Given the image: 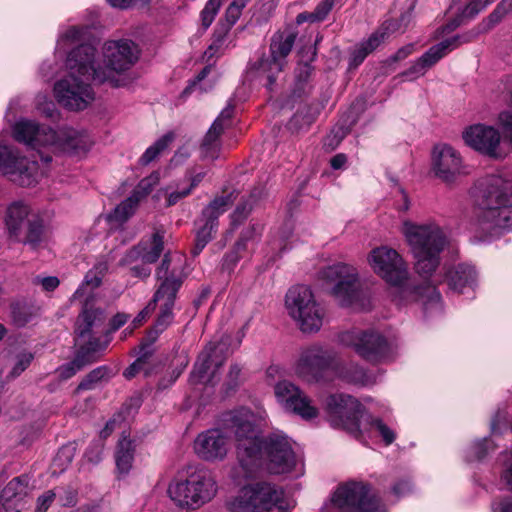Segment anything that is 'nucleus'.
<instances>
[{"label": "nucleus", "instance_id": "1", "mask_svg": "<svg viewBox=\"0 0 512 512\" xmlns=\"http://www.w3.org/2000/svg\"><path fill=\"white\" fill-rule=\"evenodd\" d=\"M369 262L375 273L391 286L390 295L397 305L421 303L425 314L432 309L440 310L441 294L436 286L427 281L409 282L407 266L396 250L384 246L375 248Z\"/></svg>", "mask_w": 512, "mask_h": 512}, {"label": "nucleus", "instance_id": "2", "mask_svg": "<svg viewBox=\"0 0 512 512\" xmlns=\"http://www.w3.org/2000/svg\"><path fill=\"white\" fill-rule=\"evenodd\" d=\"M96 49L90 44H81L67 56L66 66L70 73L55 83L54 92L58 102L69 110H84L94 100V92L87 81L104 83L106 71L95 66Z\"/></svg>", "mask_w": 512, "mask_h": 512}, {"label": "nucleus", "instance_id": "3", "mask_svg": "<svg viewBox=\"0 0 512 512\" xmlns=\"http://www.w3.org/2000/svg\"><path fill=\"white\" fill-rule=\"evenodd\" d=\"M223 429L233 435L236 442V457L243 478H251L262 463V436L257 425V416L247 408H239L222 414Z\"/></svg>", "mask_w": 512, "mask_h": 512}, {"label": "nucleus", "instance_id": "4", "mask_svg": "<svg viewBox=\"0 0 512 512\" xmlns=\"http://www.w3.org/2000/svg\"><path fill=\"white\" fill-rule=\"evenodd\" d=\"M471 194L482 210L479 221L484 228L509 230L512 227V181L487 175L476 181Z\"/></svg>", "mask_w": 512, "mask_h": 512}, {"label": "nucleus", "instance_id": "5", "mask_svg": "<svg viewBox=\"0 0 512 512\" xmlns=\"http://www.w3.org/2000/svg\"><path fill=\"white\" fill-rule=\"evenodd\" d=\"M13 137L32 149L48 148L53 153L79 155L87 152L92 141L88 134L73 128L58 131L47 126H40L30 120H21L13 128Z\"/></svg>", "mask_w": 512, "mask_h": 512}, {"label": "nucleus", "instance_id": "6", "mask_svg": "<svg viewBox=\"0 0 512 512\" xmlns=\"http://www.w3.org/2000/svg\"><path fill=\"white\" fill-rule=\"evenodd\" d=\"M405 235L416 260L415 271L428 279L440 264V254L447 244L442 229L434 224H405Z\"/></svg>", "mask_w": 512, "mask_h": 512}, {"label": "nucleus", "instance_id": "7", "mask_svg": "<svg viewBox=\"0 0 512 512\" xmlns=\"http://www.w3.org/2000/svg\"><path fill=\"white\" fill-rule=\"evenodd\" d=\"M171 264L172 257L170 252H167L156 269V278L159 281V286L154 293V302L155 304L160 300L164 302L161 304L160 314L153 327L160 332H163L173 320V308L177 293L187 277L181 264H175L173 267H171Z\"/></svg>", "mask_w": 512, "mask_h": 512}, {"label": "nucleus", "instance_id": "8", "mask_svg": "<svg viewBox=\"0 0 512 512\" xmlns=\"http://www.w3.org/2000/svg\"><path fill=\"white\" fill-rule=\"evenodd\" d=\"M227 505L232 512H288L283 490L265 481L242 487Z\"/></svg>", "mask_w": 512, "mask_h": 512}, {"label": "nucleus", "instance_id": "9", "mask_svg": "<svg viewBox=\"0 0 512 512\" xmlns=\"http://www.w3.org/2000/svg\"><path fill=\"white\" fill-rule=\"evenodd\" d=\"M296 36V33L289 30L274 33L270 40V55H263L257 61L250 62L247 74L253 78H265V87L268 91H273L278 75L287 64L286 59L295 44Z\"/></svg>", "mask_w": 512, "mask_h": 512}, {"label": "nucleus", "instance_id": "10", "mask_svg": "<svg viewBox=\"0 0 512 512\" xmlns=\"http://www.w3.org/2000/svg\"><path fill=\"white\" fill-rule=\"evenodd\" d=\"M321 512H386L369 483L349 481L338 486L331 504Z\"/></svg>", "mask_w": 512, "mask_h": 512}, {"label": "nucleus", "instance_id": "11", "mask_svg": "<svg viewBox=\"0 0 512 512\" xmlns=\"http://www.w3.org/2000/svg\"><path fill=\"white\" fill-rule=\"evenodd\" d=\"M5 226L10 239L37 249L44 240L43 220L31 212L30 207L15 201L6 210Z\"/></svg>", "mask_w": 512, "mask_h": 512}, {"label": "nucleus", "instance_id": "12", "mask_svg": "<svg viewBox=\"0 0 512 512\" xmlns=\"http://www.w3.org/2000/svg\"><path fill=\"white\" fill-rule=\"evenodd\" d=\"M217 492L216 481L211 472L199 469L185 480L171 484L168 493L180 507L199 508L210 501Z\"/></svg>", "mask_w": 512, "mask_h": 512}, {"label": "nucleus", "instance_id": "13", "mask_svg": "<svg viewBox=\"0 0 512 512\" xmlns=\"http://www.w3.org/2000/svg\"><path fill=\"white\" fill-rule=\"evenodd\" d=\"M325 410L331 426L345 430L358 440L363 437L361 423L367 412L355 397L347 394L329 395Z\"/></svg>", "mask_w": 512, "mask_h": 512}, {"label": "nucleus", "instance_id": "14", "mask_svg": "<svg viewBox=\"0 0 512 512\" xmlns=\"http://www.w3.org/2000/svg\"><path fill=\"white\" fill-rule=\"evenodd\" d=\"M285 304L289 315L297 322L302 332L314 333L320 330L324 311L308 286L291 287L286 293Z\"/></svg>", "mask_w": 512, "mask_h": 512}, {"label": "nucleus", "instance_id": "15", "mask_svg": "<svg viewBox=\"0 0 512 512\" xmlns=\"http://www.w3.org/2000/svg\"><path fill=\"white\" fill-rule=\"evenodd\" d=\"M322 278L332 285L330 293L342 307H350L361 298V285L355 267L337 263L321 271Z\"/></svg>", "mask_w": 512, "mask_h": 512}, {"label": "nucleus", "instance_id": "16", "mask_svg": "<svg viewBox=\"0 0 512 512\" xmlns=\"http://www.w3.org/2000/svg\"><path fill=\"white\" fill-rule=\"evenodd\" d=\"M238 197V192L233 190L226 195L215 197L201 212V216L195 221V242L190 251L193 257L198 256L206 245L213 239L218 228L220 215L228 210Z\"/></svg>", "mask_w": 512, "mask_h": 512}, {"label": "nucleus", "instance_id": "17", "mask_svg": "<svg viewBox=\"0 0 512 512\" xmlns=\"http://www.w3.org/2000/svg\"><path fill=\"white\" fill-rule=\"evenodd\" d=\"M0 175L19 186L29 187L37 183L39 166L14 147L0 144Z\"/></svg>", "mask_w": 512, "mask_h": 512}, {"label": "nucleus", "instance_id": "18", "mask_svg": "<svg viewBox=\"0 0 512 512\" xmlns=\"http://www.w3.org/2000/svg\"><path fill=\"white\" fill-rule=\"evenodd\" d=\"M342 341L353 346L355 352L371 364L385 362L391 355V345L387 338L373 329L343 334Z\"/></svg>", "mask_w": 512, "mask_h": 512}, {"label": "nucleus", "instance_id": "19", "mask_svg": "<svg viewBox=\"0 0 512 512\" xmlns=\"http://www.w3.org/2000/svg\"><path fill=\"white\" fill-rule=\"evenodd\" d=\"M262 453L268 460V468L273 474L290 472L295 464L296 457L288 437L282 432L270 433L262 438Z\"/></svg>", "mask_w": 512, "mask_h": 512}, {"label": "nucleus", "instance_id": "20", "mask_svg": "<svg viewBox=\"0 0 512 512\" xmlns=\"http://www.w3.org/2000/svg\"><path fill=\"white\" fill-rule=\"evenodd\" d=\"M229 355V342L221 340L209 343L199 354L190 374L192 384L211 383L217 369Z\"/></svg>", "mask_w": 512, "mask_h": 512}, {"label": "nucleus", "instance_id": "21", "mask_svg": "<svg viewBox=\"0 0 512 512\" xmlns=\"http://www.w3.org/2000/svg\"><path fill=\"white\" fill-rule=\"evenodd\" d=\"M138 46L131 40L120 39L108 41L104 48L105 67H96L97 70L106 71L107 81L113 80V72H123L130 69L138 60Z\"/></svg>", "mask_w": 512, "mask_h": 512}, {"label": "nucleus", "instance_id": "22", "mask_svg": "<svg viewBox=\"0 0 512 512\" xmlns=\"http://www.w3.org/2000/svg\"><path fill=\"white\" fill-rule=\"evenodd\" d=\"M431 171L446 184L455 183L465 173L460 153L448 144H437L432 150Z\"/></svg>", "mask_w": 512, "mask_h": 512}, {"label": "nucleus", "instance_id": "23", "mask_svg": "<svg viewBox=\"0 0 512 512\" xmlns=\"http://www.w3.org/2000/svg\"><path fill=\"white\" fill-rule=\"evenodd\" d=\"M335 359L333 351L321 346H312L301 354L297 365V373L308 382H318L323 372L329 369Z\"/></svg>", "mask_w": 512, "mask_h": 512}, {"label": "nucleus", "instance_id": "24", "mask_svg": "<svg viewBox=\"0 0 512 512\" xmlns=\"http://www.w3.org/2000/svg\"><path fill=\"white\" fill-rule=\"evenodd\" d=\"M278 401L288 411L300 415L304 419L317 416V409L310 404L309 398L293 383L281 381L275 386Z\"/></svg>", "mask_w": 512, "mask_h": 512}, {"label": "nucleus", "instance_id": "25", "mask_svg": "<svg viewBox=\"0 0 512 512\" xmlns=\"http://www.w3.org/2000/svg\"><path fill=\"white\" fill-rule=\"evenodd\" d=\"M105 348L106 345H103L99 338H88L86 342L79 344L74 358L58 369L59 376L65 380L71 378L86 366L95 363Z\"/></svg>", "mask_w": 512, "mask_h": 512}, {"label": "nucleus", "instance_id": "26", "mask_svg": "<svg viewBox=\"0 0 512 512\" xmlns=\"http://www.w3.org/2000/svg\"><path fill=\"white\" fill-rule=\"evenodd\" d=\"M105 319V310L95 305L94 298L89 293L82 303L81 311L75 322L76 339L96 338L92 335L93 329L102 326Z\"/></svg>", "mask_w": 512, "mask_h": 512}, {"label": "nucleus", "instance_id": "27", "mask_svg": "<svg viewBox=\"0 0 512 512\" xmlns=\"http://www.w3.org/2000/svg\"><path fill=\"white\" fill-rule=\"evenodd\" d=\"M227 437L220 429H209L200 433L194 442L196 454L206 460H222L227 455Z\"/></svg>", "mask_w": 512, "mask_h": 512}, {"label": "nucleus", "instance_id": "28", "mask_svg": "<svg viewBox=\"0 0 512 512\" xmlns=\"http://www.w3.org/2000/svg\"><path fill=\"white\" fill-rule=\"evenodd\" d=\"M463 139L468 146L482 154L498 157L497 148L500 144V134L495 128L482 124L471 126L464 132Z\"/></svg>", "mask_w": 512, "mask_h": 512}, {"label": "nucleus", "instance_id": "29", "mask_svg": "<svg viewBox=\"0 0 512 512\" xmlns=\"http://www.w3.org/2000/svg\"><path fill=\"white\" fill-rule=\"evenodd\" d=\"M29 493L30 477L26 474L14 477L0 492V509L5 512H21Z\"/></svg>", "mask_w": 512, "mask_h": 512}, {"label": "nucleus", "instance_id": "30", "mask_svg": "<svg viewBox=\"0 0 512 512\" xmlns=\"http://www.w3.org/2000/svg\"><path fill=\"white\" fill-rule=\"evenodd\" d=\"M476 271L468 264H458L446 272V282L450 290L462 293L467 286L472 287L476 281Z\"/></svg>", "mask_w": 512, "mask_h": 512}, {"label": "nucleus", "instance_id": "31", "mask_svg": "<svg viewBox=\"0 0 512 512\" xmlns=\"http://www.w3.org/2000/svg\"><path fill=\"white\" fill-rule=\"evenodd\" d=\"M323 108L324 104L318 101L299 108L289 120L288 129L296 133L307 130L316 121Z\"/></svg>", "mask_w": 512, "mask_h": 512}, {"label": "nucleus", "instance_id": "32", "mask_svg": "<svg viewBox=\"0 0 512 512\" xmlns=\"http://www.w3.org/2000/svg\"><path fill=\"white\" fill-rule=\"evenodd\" d=\"M39 313V307L32 300L16 299L10 303V318L14 326L25 327Z\"/></svg>", "mask_w": 512, "mask_h": 512}, {"label": "nucleus", "instance_id": "33", "mask_svg": "<svg viewBox=\"0 0 512 512\" xmlns=\"http://www.w3.org/2000/svg\"><path fill=\"white\" fill-rule=\"evenodd\" d=\"M338 377L348 384L361 387L371 386L376 383V377L356 363H348L339 367Z\"/></svg>", "mask_w": 512, "mask_h": 512}, {"label": "nucleus", "instance_id": "34", "mask_svg": "<svg viewBox=\"0 0 512 512\" xmlns=\"http://www.w3.org/2000/svg\"><path fill=\"white\" fill-rule=\"evenodd\" d=\"M223 131L224 126L220 123V119L214 120L200 146L201 156L204 159L214 161L219 158L221 151L220 136Z\"/></svg>", "mask_w": 512, "mask_h": 512}, {"label": "nucleus", "instance_id": "35", "mask_svg": "<svg viewBox=\"0 0 512 512\" xmlns=\"http://www.w3.org/2000/svg\"><path fill=\"white\" fill-rule=\"evenodd\" d=\"M448 52L449 49L446 47V44L444 41H441L430 47L404 74L407 76L423 75L428 68L436 64Z\"/></svg>", "mask_w": 512, "mask_h": 512}, {"label": "nucleus", "instance_id": "36", "mask_svg": "<svg viewBox=\"0 0 512 512\" xmlns=\"http://www.w3.org/2000/svg\"><path fill=\"white\" fill-rule=\"evenodd\" d=\"M135 447L132 440L123 437L119 440L115 452L117 470L121 474H128L134 460Z\"/></svg>", "mask_w": 512, "mask_h": 512}, {"label": "nucleus", "instance_id": "37", "mask_svg": "<svg viewBox=\"0 0 512 512\" xmlns=\"http://www.w3.org/2000/svg\"><path fill=\"white\" fill-rule=\"evenodd\" d=\"M363 435L365 433L376 431L386 445H390L396 438L395 432L388 427L380 418H375L371 414L366 413L361 423Z\"/></svg>", "mask_w": 512, "mask_h": 512}, {"label": "nucleus", "instance_id": "38", "mask_svg": "<svg viewBox=\"0 0 512 512\" xmlns=\"http://www.w3.org/2000/svg\"><path fill=\"white\" fill-rule=\"evenodd\" d=\"M114 375L112 368L107 365H102L94 368L78 384L76 391H89L95 389V387L103 382L109 381V379Z\"/></svg>", "mask_w": 512, "mask_h": 512}, {"label": "nucleus", "instance_id": "39", "mask_svg": "<svg viewBox=\"0 0 512 512\" xmlns=\"http://www.w3.org/2000/svg\"><path fill=\"white\" fill-rule=\"evenodd\" d=\"M398 26L399 25L395 20H386L370 35L367 40L361 42V44L366 47L368 52L372 53L390 34L394 33L398 29Z\"/></svg>", "mask_w": 512, "mask_h": 512}, {"label": "nucleus", "instance_id": "40", "mask_svg": "<svg viewBox=\"0 0 512 512\" xmlns=\"http://www.w3.org/2000/svg\"><path fill=\"white\" fill-rule=\"evenodd\" d=\"M511 10L512 0H501L497 4L495 9L480 23L477 24L479 26L480 31H482L483 34L488 33L497 24H499Z\"/></svg>", "mask_w": 512, "mask_h": 512}, {"label": "nucleus", "instance_id": "41", "mask_svg": "<svg viewBox=\"0 0 512 512\" xmlns=\"http://www.w3.org/2000/svg\"><path fill=\"white\" fill-rule=\"evenodd\" d=\"M164 250V232L156 231L151 238V247L148 248L146 244H142V254L144 264H153L161 256Z\"/></svg>", "mask_w": 512, "mask_h": 512}, {"label": "nucleus", "instance_id": "42", "mask_svg": "<svg viewBox=\"0 0 512 512\" xmlns=\"http://www.w3.org/2000/svg\"><path fill=\"white\" fill-rule=\"evenodd\" d=\"M140 201L136 195L131 193L128 198L117 205L113 212L109 214V219L118 223L127 221L134 214Z\"/></svg>", "mask_w": 512, "mask_h": 512}, {"label": "nucleus", "instance_id": "43", "mask_svg": "<svg viewBox=\"0 0 512 512\" xmlns=\"http://www.w3.org/2000/svg\"><path fill=\"white\" fill-rule=\"evenodd\" d=\"M301 53V63L296 75L298 85H304L310 78L314 70L310 62L314 61L317 55L316 48L312 46L308 47L306 52L303 50Z\"/></svg>", "mask_w": 512, "mask_h": 512}, {"label": "nucleus", "instance_id": "44", "mask_svg": "<svg viewBox=\"0 0 512 512\" xmlns=\"http://www.w3.org/2000/svg\"><path fill=\"white\" fill-rule=\"evenodd\" d=\"M174 135L172 133H167L159 138L153 145L148 147L146 151L141 156L139 162L141 165L145 166L154 161L158 155L165 150L168 145L173 141Z\"/></svg>", "mask_w": 512, "mask_h": 512}, {"label": "nucleus", "instance_id": "45", "mask_svg": "<svg viewBox=\"0 0 512 512\" xmlns=\"http://www.w3.org/2000/svg\"><path fill=\"white\" fill-rule=\"evenodd\" d=\"M495 449L492 440L488 437L474 442L467 451L466 460L471 462L484 459L490 451Z\"/></svg>", "mask_w": 512, "mask_h": 512}, {"label": "nucleus", "instance_id": "46", "mask_svg": "<svg viewBox=\"0 0 512 512\" xmlns=\"http://www.w3.org/2000/svg\"><path fill=\"white\" fill-rule=\"evenodd\" d=\"M350 127L345 123H338L324 138L323 147L326 151L335 150L342 140L349 134Z\"/></svg>", "mask_w": 512, "mask_h": 512}, {"label": "nucleus", "instance_id": "47", "mask_svg": "<svg viewBox=\"0 0 512 512\" xmlns=\"http://www.w3.org/2000/svg\"><path fill=\"white\" fill-rule=\"evenodd\" d=\"M482 31H480L479 26L476 25L472 29L465 31L461 34L454 35L453 37L447 38L444 41L446 47L449 51L459 47L462 44L470 43L476 40L480 35H482Z\"/></svg>", "mask_w": 512, "mask_h": 512}, {"label": "nucleus", "instance_id": "48", "mask_svg": "<svg viewBox=\"0 0 512 512\" xmlns=\"http://www.w3.org/2000/svg\"><path fill=\"white\" fill-rule=\"evenodd\" d=\"M495 0H470L465 6L460 8L462 16L468 22L475 19L486 7L492 4Z\"/></svg>", "mask_w": 512, "mask_h": 512}, {"label": "nucleus", "instance_id": "49", "mask_svg": "<svg viewBox=\"0 0 512 512\" xmlns=\"http://www.w3.org/2000/svg\"><path fill=\"white\" fill-rule=\"evenodd\" d=\"M263 226L260 223H252L245 228L236 242L237 250H244L248 241L259 238L262 234Z\"/></svg>", "mask_w": 512, "mask_h": 512}, {"label": "nucleus", "instance_id": "50", "mask_svg": "<svg viewBox=\"0 0 512 512\" xmlns=\"http://www.w3.org/2000/svg\"><path fill=\"white\" fill-rule=\"evenodd\" d=\"M222 5V0H208L200 13L201 23L204 29L210 27L212 22L215 19L220 7Z\"/></svg>", "mask_w": 512, "mask_h": 512}, {"label": "nucleus", "instance_id": "51", "mask_svg": "<svg viewBox=\"0 0 512 512\" xmlns=\"http://www.w3.org/2000/svg\"><path fill=\"white\" fill-rule=\"evenodd\" d=\"M101 282H102L101 276H98L96 273L89 271L84 278L83 285L80 286L73 293L72 297L70 298V301L72 302V301L85 295L86 288L84 286L91 287V290H93V289L99 287Z\"/></svg>", "mask_w": 512, "mask_h": 512}, {"label": "nucleus", "instance_id": "52", "mask_svg": "<svg viewBox=\"0 0 512 512\" xmlns=\"http://www.w3.org/2000/svg\"><path fill=\"white\" fill-rule=\"evenodd\" d=\"M253 210L252 204L248 201L243 200L239 203L233 213L231 214V225L236 228L243 223V221L249 216Z\"/></svg>", "mask_w": 512, "mask_h": 512}, {"label": "nucleus", "instance_id": "53", "mask_svg": "<svg viewBox=\"0 0 512 512\" xmlns=\"http://www.w3.org/2000/svg\"><path fill=\"white\" fill-rule=\"evenodd\" d=\"M335 4V0H322L317 4L314 11L309 13V17L316 19V22L326 19Z\"/></svg>", "mask_w": 512, "mask_h": 512}, {"label": "nucleus", "instance_id": "54", "mask_svg": "<svg viewBox=\"0 0 512 512\" xmlns=\"http://www.w3.org/2000/svg\"><path fill=\"white\" fill-rule=\"evenodd\" d=\"M33 358L34 357L32 353H22L18 355L17 362L15 363L14 367L10 372L11 376H19L23 371H25L29 367Z\"/></svg>", "mask_w": 512, "mask_h": 512}, {"label": "nucleus", "instance_id": "55", "mask_svg": "<svg viewBox=\"0 0 512 512\" xmlns=\"http://www.w3.org/2000/svg\"><path fill=\"white\" fill-rule=\"evenodd\" d=\"M141 260L143 262V254H142V244H138L133 246L131 249H129L123 258L121 259L120 263L122 265H132L133 263Z\"/></svg>", "mask_w": 512, "mask_h": 512}, {"label": "nucleus", "instance_id": "56", "mask_svg": "<svg viewBox=\"0 0 512 512\" xmlns=\"http://www.w3.org/2000/svg\"><path fill=\"white\" fill-rule=\"evenodd\" d=\"M55 493L52 490L44 492L37 498V506L34 512H46L55 499Z\"/></svg>", "mask_w": 512, "mask_h": 512}, {"label": "nucleus", "instance_id": "57", "mask_svg": "<svg viewBox=\"0 0 512 512\" xmlns=\"http://www.w3.org/2000/svg\"><path fill=\"white\" fill-rule=\"evenodd\" d=\"M240 251L241 250H237L236 244H235L233 250H231L230 252L225 254V256L223 258V263H222L223 270L231 271L236 266V264L240 260V255H239Z\"/></svg>", "mask_w": 512, "mask_h": 512}, {"label": "nucleus", "instance_id": "58", "mask_svg": "<svg viewBox=\"0 0 512 512\" xmlns=\"http://www.w3.org/2000/svg\"><path fill=\"white\" fill-rule=\"evenodd\" d=\"M242 11L231 4L227 7L224 15V19L220 20L219 22L225 24L226 26L232 28L233 25L237 22V20L240 18Z\"/></svg>", "mask_w": 512, "mask_h": 512}, {"label": "nucleus", "instance_id": "59", "mask_svg": "<svg viewBox=\"0 0 512 512\" xmlns=\"http://www.w3.org/2000/svg\"><path fill=\"white\" fill-rule=\"evenodd\" d=\"M413 485L408 478L401 479L392 486V493L399 497L405 496L412 491Z\"/></svg>", "mask_w": 512, "mask_h": 512}, {"label": "nucleus", "instance_id": "60", "mask_svg": "<svg viewBox=\"0 0 512 512\" xmlns=\"http://www.w3.org/2000/svg\"><path fill=\"white\" fill-rule=\"evenodd\" d=\"M240 373L241 368L237 364H233L230 366V370L226 381L227 390H235L238 387Z\"/></svg>", "mask_w": 512, "mask_h": 512}, {"label": "nucleus", "instance_id": "61", "mask_svg": "<svg viewBox=\"0 0 512 512\" xmlns=\"http://www.w3.org/2000/svg\"><path fill=\"white\" fill-rule=\"evenodd\" d=\"M265 197H266L265 186L263 184L259 183L252 188V190L250 191V194L248 196V199H246V201H248L254 207Z\"/></svg>", "mask_w": 512, "mask_h": 512}, {"label": "nucleus", "instance_id": "62", "mask_svg": "<svg viewBox=\"0 0 512 512\" xmlns=\"http://www.w3.org/2000/svg\"><path fill=\"white\" fill-rule=\"evenodd\" d=\"M210 66H205L195 77L189 81L187 87L183 90L184 95H188L195 90L196 86L203 81L210 73Z\"/></svg>", "mask_w": 512, "mask_h": 512}, {"label": "nucleus", "instance_id": "63", "mask_svg": "<svg viewBox=\"0 0 512 512\" xmlns=\"http://www.w3.org/2000/svg\"><path fill=\"white\" fill-rule=\"evenodd\" d=\"M34 283L40 284L44 291L51 292L59 286L60 281L56 276H47L43 278L36 277Z\"/></svg>", "mask_w": 512, "mask_h": 512}, {"label": "nucleus", "instance_id": "64", "mask_svg": "<svg viewBox=\"0 0 512 512\" xmlns=\"http://www.w3.org/2000/svg\"><path fill=\"white\" fill-rule=\"evenodd\" d=\"M152 191L151 178L142 179L136 188L132 191L140 200L145 198Z\"/></svg>", "mask_w": 512, "mask_h": 512}]
</instances>
